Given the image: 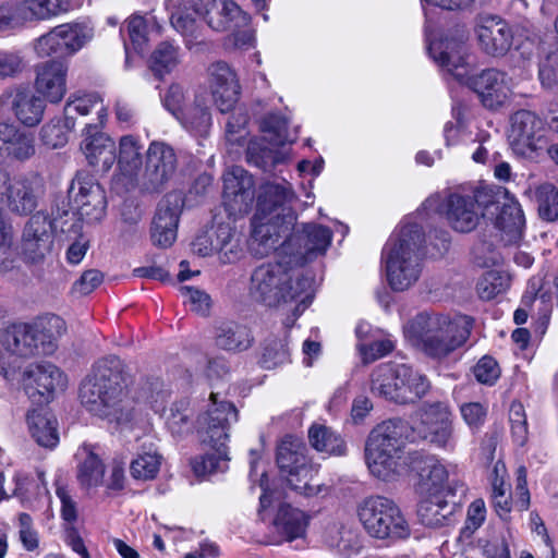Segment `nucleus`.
I'll return each mask as SVG.
<instances>
[{"instance_id":"obj_1","label":"nucleus","mask_w":558,"mask_h":558,"mask_svg":"<svg viewBox=\"0 0 558 558\" xmlns=\"http://www.w3.org/2000/svg\"><path fill=\"white\" fill-rule=\"evenodd\" d=\"M130 374L124 362L108 355L93 366L78 389L81 404L93 415L117 426L133 418L134 405L129 396Z\"/></svg>"},{"instance_id":"obj_2","label":"nucleus","mask_w":558,"mask_h":558,"mask_svg":"<svg viewBox=\"0 0 558 558\" xmlns=\"http://www.w3.org/2000/svg\"><path fill=\"white\" fill-rule=\"evenodd\" d=\"M61 317L52 315L34 325L19 324L7 328L0 337L4 349L0 352V375L8 381L14 380L21 368V357L50 353L56 340L64 332Z\"/></svg>"},{"instance_id":"obj_3","label":"nucleus","mask_w":558,"mask_h":558,"mask_svg":"<svg viewBox=\"0 0 558 558\" xmlns=\"http://www.w3.org/2000/svg\"><path fill=\"white\" fill-rule=\"evenodd\" d=\"M313 278L284 266L282 263H267L258 266L251 275L250 295L268 307L298 301L296 315H301L313 301Z\"/></svg>"},{"instance_id":"obj_4","label":"nucleus","mask_w":558,"mask_h":558,"mask_svg":"<svg viewBox=\"0 0 558 558\" xmlns=\"http://www.w3.org/2000/svg\"><path fill=\"white\" fill-rule=\"evenodd\" d=\"M296 196L290 183L265 182L259 187L254 215L253 239L264 252L278 250L279 240L289 234L296 221L292 204Z\"/></svg>"},{"instance_id":"obj_5","label":"nucleus","mask_w":558,"mask_h":558,"mask_svg":"<svg viewBox=\"0 0 558 558\" xmlns=\"http://www.w3.org/2000/svg\"><path fill=\"white\" fill-rule=\"evenodd\" d=\"M471 320H451L438 313L417 314L404 327L411 343L430 359L441 360L461 347L470 337Z\"/></svg>"},{"instance_id":"obj_6","label":"nucleus","mask_w":558,"mask_h":558,"mask_svg":"<svg viewBox=\"0 0 558 558\" xmlns=\"http://www.w3.org/2000/svg\"><path fill=\"white\" fill-rule=\"evenodd\" d=\"M424 233L417 223L404 225L395 240L383 250L389 286L404 291L414 284L422 272Z\"/></svg>"},{"instance_id":"obj_7","label":"nucleus","mask_w":558,"mask_h":558,"mask_svg":"<svg viewBox=\"0 0 558 558\" xmlns=\"http://www.w3.org/2000/svg\"><path fill=\"white\" fill-rule=\"evenodd\" d=\"M401 429L396 422L386 421L374 427L366 439L365 460L369 472L379 480H395L409 465Z\"/></svg>"},{"instance_id":"obj_8","label":"nucleus","mask_w":558,"mask_h":558,"mask_svg":"<svg viewBox=\"0 0 558 558\" xmlns=\"http://www.w3.org/2000/svg\"><path fill=\"white\" fill-rule=\"evenodd\" d=\"M367 534L377 539L398 541L410 535V526L398 505L384 496H369L357 508Z\"/></svg>"},{"instance_id":"obj_9","label":"nucleus","mask_w":558,"mask_h":558,"mask_svg":"<svg viewBox=\"0 0 558 558\" xmlns=\"http://www.w3.org/2000/svg\"><path fill=\"white\" fill-rule=\"evenodd\" d=\"M305 444L293 436H286L277 447V465L286 475L289 486L304 496L317 495L319 484L313 483L316 468L306 457Z\"/></svg>"},{"instance_id":"obj_10","label":"nucleus","mask_w":558,"mask_h":558,"mask_svg":"<svg viewBox=\"0 0 558 558\" xmlns=\"http://www.w3.org/2000/svg\"><path fill=\"white\" fill-rule=\"evenodd\" d=\"M210 102L206 90L196 93L192 99H186L180 85H171L163 98L165 107L180 124L199 136H206L211 126Z\"/></svg>"},{"instance_id":"obj_11","label":"nucleus","mask_w":558,"mask_h":558,"mask_svg":"<svg viewBox=\"0 0 558 558\" xmlns=\"http://www.w3.org/2000/svg\"><path fill=\"white\" fill-rule=\"evenodd\" d=\"M207 410L196 418V432L202 444L221 448L229 439V428L238 421V410L229 401H218L217 393H210Z\"/></svg>"},{"instance_id":"obj_12","label":"nucleus","mask_w":558,"mask_h":558,"mask_svg":"<svg viewBox=\"0 0 558 558\" xmlns=\"http://www.w3.org/2000/svg\"><path fill=\"white\" fill-rule=\"evenodd\" d=\"M408 466L418 476L415 488L417 495L434 493L454 495L458 490L464 493L463 483L458 480L449 481V470L436 456L420 451L411 452Z\"/></svg>"},{"instance_id":"obj_13","label":"nucleus","mask_w":558,"mask_h":558,"mask_svg":"<svg viewBox=\"0 0 558 558\" xmlns=\"http://www.w3.org/2000/svg\"><path fill=\"white\" fill-rule=\"evenodd\" d=\"M331 236V231L320 225L304 223L301 229L294 225L293 230L279 240L278 248L291 255V262L298 264L325 253L330 245Z\"/></svg>"},{"instance_id":"obj_14","label":"nucleus","mask_w":558,"mask_h":558,"mask_svg":"<svg viewBox=\"0 0 558 558\" xmlns=\"http://www.w3.org/2000/svg\"><path fill=\"white\" fill-rule=\"evenodd\" d=\"M465 29H457L454 35L429 43L427 50L433 60L457 81H464L469 73V53Z\"/></svg>"},{"instance_id":"obj_15","label":"nucleus","mask_w":558,"mask_h":558,"mask_svg":"<svg viewBox=\"0 0 558 558\" xmlns=\"http://www.w3.org/2000/svg\"><path fill=\"white\" fill-rule=\"evenodd\" d=\"M413 433L437 447H452L453 426L449 405L439 401L424 403L420 409V423Z\"/></svg>"},{"instance_id":"obj_16","label":"nucleus","mask_w":558,"mask_h":558,"mask_svg":"<svg viewBox=\"0 0 558 558\" xmlns=\"http://www.w3.org/2000/svg\"><path fill=\"white\" fill-rule=\"evenodd\" d=\"M192 250L202 257L218 254L222 264L234 263L242 254L240 240L227 223L218 225L211 232L198 234L192 242Z\"/></svg>"},{"instance_id":"obj_17","label":"nucleus","mask_w":558,"mask_h":558,"mask_svg":"<svg viewBox=\"0 0 558 558\" xmlns=\"http://www.w3.org/2000/svg\"><path fill=\"white\" fill-rule=\"evenodd\" d=\"M174 149L163 142H153L146 156L143 186L148 192L161 191L177 170Z\"/></svg>"},{"instance_id":"obj_18","label":"nucleus","mask_w":558,"mask_h":558,"mask_svg":"<svg viewBox=\"0 0 558 558\" xmlns=\"http://www.w3.org/2000/svg\"><path fill=\"white\" fill-rule=\"evenodd\" d=\"M183 205L184 201L179 192L168 193L159 202L150 229L154 245L166 248L173 244Z\"/></svg>"},{"instance_id":"obj_19","label":"nucleus","mask_w":558,"mask_h":558,"mask_svg":"<svg viewBox=\"0 0 558 558\" xmlns=\"http://www.w3.org/2000/svg\"><path fill=\"white\" fill-rule=\"evenodd\" d=\"M26 393L39 397L38 402H49L57 390H64L66 377L51 363L31 364L23 373Z\"/></svg>"},{"instance_id":"obj_20","label":"nucleus","mask_w":558,"mask_h":558,"mask_svg":"<svg viewBox=\"0 0 558 558\" xmlns=\"http://www.w3.org/2000/svg\"><path fill=\"white\" fill-rule=\"evenodd\" d=\"M254 199L253 177L241 167H233L223 175L222 201L229 215L246 214Z\"/></svg>"},{"instance_id":"obj_21","label":"nucleus","mask_w":558,"mask_h":558,"mask_svg":"<svg viewBox=\"0 0 558 558\" xmlns=\"http://www.w3.org/2000/svg\"><path fill=\"white\" fill-rule=\"evenodd\" d=\"M80 216L87 221L100 220L106 210L107 202L100 184L86 177L76 175L69 190Z\"/></svg>"},{"instance_id":"obj_22","label":"nucleus","mask_w":558,"mask_h":558,"mask_svg":"<svg viewBox=\"0 0 558 558\" xmlns=\"http://www.w3.org/2000/svg\"><path fill=\"white\" fill-rule=\"evenodd\" d=\"M459 82L474 90L488 109L502 106L508 97L507 75L497 69H486L475 75L468 73L464 81Z\"/></svg>"},{"instance_id":"obj_23","label":"nucleus","mask_w":558,"mask_h":558,"mask_svg":"<svg viewBox=\"0 0 558 558\" xmlns=\"http://www.w3.org/2000/svg\"><path fill=\"white\" fill-rule=\"evenodd\" d=\"M100 126L92 123L85 125L81 149L89 166L96 171L107 172L117 160L116 144L100 131Z\"/></svg>"},{"instance_id":"obj_24","label":"nucleus","mask_w":558,"mask_h":558,"mask_svg":"<svg viewBox=\"0 0 558 558\" xmlns=\"http://www.w3.org/2000/svg\"><path fill=\"white\" fill-rule=\"evenodd\" d=\"M211 98L220 112L232 110L238 101L240 86L234 72L223 61L213 63L209 69Z\"/></svg>"},{"instance_id":"obj_25","label":"nucleus","mask_w":558,"mask_h":558,"mask_svg":"<svg viewBox=\"0 0 558 558\" xmlns=\"http://www.w3.org/2000/svg\"><path fill=\"white\" fill-rule=\"evenodd\" d=\"M35 88L50 102H59L66 93L68 64L58 59L35 66Z\"/></svg>"},{"instance_id":"obj_26","label":"nucleus","mask_w":558,"mask_h":558,"mask_svg":"<svg viewBox=\"0 0 558 558\" xmlns=\"http://www.w3.org/2000/svg\"><path fill=\"white\" fill-rule=\"evenodd\" d=\"M474 199L469 194L451 193L445 202V214L448 223L458 232L474 230L485 214L474 207Z\"/></svg>"},{"instance_id":"obj_27","label":"nucleus","mask_w":558,"mask_h":558,"mask_svg":"<svg viewBox=\"0 0 558 558\" xmlns=\"http://www.w3.org/2000/svg\"><path fill=\"white\" fill-rule=\"evenodd\" d=\"M481 48L492 57H504L512 45L513 34L501 19L488 17L477 28Z\"/></svg>"},{"instance_id":"obj_28","label":"nucleus","mask_w":558,"mask_h":558,"mask_svg":"<svg viewBox=\"0 0 558 558\" xmlns=\"http://www.w3.org/2000/svg\"><path fill=\"white\" fill-rule=\"evenodd\" d=\"M543 121L532 111L519 110L511 117L509 137L523 154L525 149L534 151L542 137Z\"/></svg>"},{"instance_id":"obj_29","label":"nucleus","mask_w":558,"mask_h":558,"mask_svg":"<svg viewBox=\"0 0 558 558\" xmlns=\"http://www.w3.org/2000/svg\"><path fill=\"white\" fill-rule=\"evenodd\" d=\"M208 26L217 32L241 28L250 23V15L233 0H213L206 10Z\"/></svg>"},{"instance_id":"obj_30","label":"nucleus","mask_w":558,"mask_h":558,"mask_svg":"<svg viewBox=\"0 0 558 558\" xmlns=\"http://www.w3.org/2000/svg\"><path fill=\"white\" fill-rule=\"evenodd\" d=\"M214 341L218 349L236 353L248 350L254 343V337L245 325L221 320L214 328Z\"/></svg>"},{"instance_id":"obj_31","label":"nucleus","mask_w":558,"mask_h":558,"mask_svg":"<svg viewBox=\"0 0 558 558\" xmlns=\"http://www.w3.org/2000/svg\"><path fill=\"white\" fill-rule=\"evenodd\" d=\"M502 198L504 202L499 205V213L496 217V227L501 232V241L506 245H511L522 239L525 220L521 206L517 201L506 195Z\"/></svg>"},{"instance_id":"obj_32","label":"nucleus","mask_w":558,"mask_h":558,"mask_svg":"<svg viewBox=\"0 0 558 558\" xmlns=\"http://www.w3.org/2000/svg\"><path fill=\"white\" fill-rule=\"evenodd\" d=\"M402 364L385 363L378 365L372 373L371 391L385 400L400 404Z\"/></svg>"},{"instance_id":"obj_33","label":"nucleus","mask_w":558,"mask_h":558,"mask_svg":"<svg viewBox=\"0 0 558 558\" xmlns=\"http://www.w3.org/2000/svg\"><path fill=\"white\" fill-rule=\"evenodd\" d=\"M447 495V493L418 495L417 517L422 524L429 527L445 525L456 509V502L448 501Z\"/></svg>"},{"instance_id":"obj_34","label":"nucleus","mask_w":558,"mask_h":558,"mask_svg":"<svg viewBox=\"0 0 558 558\" xmlns=\"http://www.w3.org/2000/svg\"><path fill=\"white\" fill-rule=\"evenodd\" d=\"M12 97V109L17 120L26 126L37 125L44 116L45 101L38 96L24 89L8 94Z\"/></svg>"},{"instance_id":"obj_35","label":"nucleus","mask_w":558,"mask_h":558,"mask_svg":"<svg viewBox=\"0 0 558 558\" xmlns=\"http://www.w3.org/2000/svg\"><path fill=\"white\" fill-rule=\"evenodd\" d=\"M29 432L35 441L45 448H53L59 442L56 417L46 410H33L27 415Z\"/></svg>"},{"instance_id":"obj_36","label":"nucleus","mask_w":558,"mask_h":558,"mask_svg":"<svg viewBox=\"0 0 558 558\" xmlns=\"http://www.w3.org/2000/svg\"><path fill=\"white\" fill-rule=\"evenodd\" d=\"M24 25L27 22L46 21L71 8V0H19Z\"/></svg>"},{"instance_id":"obj_37","label":"nucleus","mask_w":558,"mask_h":558,"mask_svg":"<svg viewBox=\"0 0 558 558\" xmlns=\"http://www.w3.org/2000/svg\"><path fill=\"white\" fill-rule=\"evenodd\" d=\"M8 207L20 215H28L37 207L34 182L28 179H13L5 196Z\"/></svg>"},{"instance_id":"obj_38","label":"nucleus","mask_w":558,"mask_h":558,"mask_svg":"<svg viewBox=\"0 0 558 558\" xmlns=\"http://www.w3.org/2000/svg\"><path fill=\"white\" fill-rule=\"evenodd\" d=\"M97 109L98 120L97 124L102 125L106 118L105 109L100 98L96 94H84L81 96H71L64 107L65 128L73 130L75 126V117L87 116L92 110Z\"/></svg>"},{"instance_id":"obj_39","label":"nucleus","mask_w":558,"mask_h":558,"mask_svg":"<svg viewBox=\"0 0 558 558\" xmlns=\"http://www.w3.org/2000/svg\"><path fill=\"white\" fill-rule=\"evenodd\" d=\"M268 140H252L246 148V161L264 172H271L272 169L286 160L282 151L274 149Z\"/></svg>"},{"instance_id":"obj_40","label":"nucleus","mask_w":558,"mask_h":558,"mask_svg":"<svg viewBox=\"0 0 558 558\" xmlns=\"http://www.w3.org/2000/svg\"><path fill=\"white\" fill-rule=\"evenodd\" d=\"M275 524L286 535V539L292 542L305 535L308 517L302 510L283 504L278 510Z\"/></svg>"},{"instance_id":"obj_41","label":"nucleus","mask_w":558,"mask_h":558,"mask_svg":"<svg viewBox=\"0 0 558 558\" xmlns=\"http://www.w3.org/2000/svg\"><path fill=\"white\" fill-rule=\"evenodd\" d=\"M401 393L400 404L415 403L422 399L429 390L430 384L427 377L414 371L411 366L402 364L401 366Z\"/></svg>"},{"instance_id":"obj_42","label":"nucleus","mask_w":558,"mask_h":558,"mask_svg":"<svg viewBox=\"0 0 558 558\" xmlns=\"http://www.w3.org/2000/svg\"><path fill=\"white\" fill-rule=\"evenodd\" d=\"M310 442L317 451L343 456L347 447L341 436L324 425H314L308 430Z\"/></svg>"},{"instance_id":"obj_43","label":"nucleus","mask_w":558,"mask_h":558,"mask_svg":"<svg viewBox=\"0 0 558 558\" xmlns=\"http://www.w3.org/2000/svg\"><path fill=\"white\" fill-rule=\"evenodd\" d=\"M65 54L72 56L82 49L94 36V29L86 23L58 25Z\"/></svg>"},{"instance_id":"obj_44","label":"nucleus","mask_w":558,"mask_h":558,"mask_svg":"<svg viewBox=\"0 0 558 558\" xmlns=\"http://www.w3.org/2000/svg\"><path fill=\"white\" fill-rule=\"evenodd\" d=\"M142 146L132 135L122 136L117 156L120 170L126 175H133L142 166Z\"/></svg>"},{"instance_id":"obj_45","label":"nucleus","mask_w":558,"mask_h":558,"mask_svg":"<svg viewBox=\"0 0 558 558\" xmlns=\"http://www.w3.org/2000/svg\"><path fill=\"white\" fill-rule=\"evenodd\" d=\"M161 456L157 449L149 447L148 450H145L143 446V450L138 452L137 458L131 462V475L135 480H154L159 472Z\"/></svg>"},{"instance_id":"obj_46","label":"nucleus","mask_w":558,"mask_h":558,"mask_svg":"<svg viewBox=\"0 0 558 558\" xmlns=\"http://www.w3.org/2000/svg\"><path fill=\"white\" fill-rule=\"evenodd\" d=\"M215 451L192 459L191 465L196 476L223 472L228 468L227 446L213 448Z\"/></svg>"},{"instance_id":"obj_47","label":"nucleus","mask_w":558,"mask_h":558,"mask_svg":"<svg viewBox=\"0 0 558 558\" xmlns=\"http://www.w3.org/2000/svg\"><path fill=\"white\" fill-rule=\"evenodd\" d=\"M290 361V352L286 339L269 337L265 340L259 360L262 367L272 369Z\"/></svg>"},{"instance_id":"obj_48","label":"nucleus","mask_w":558,"mask_h":558,"mask_svg":"<svg viewBox=\"0 0 558 558\" xmlns=\"http://www.w3.org/2000/svg\"><path fill=\"white\" fill-rule=\"evenodd\" d=\"M54 220L44 213L37 211L25 223L22 238L36 241H53Z\"/></svg>"},{"instance_id":"obj_49","label":"nucleus","mask_w":558,"mask_h":558,"mask_svg":"<svg viewBox=\"0 0 558 558\" xmlns=\"http://www.w3.org/2000/svg\"><path fill=\"white\" fill-rule=\"evenodd\" d=\"M510 286V278L499 271H487L477 282L476 289L482 300L489 301L505 292Z\"/></svg>"},{"instance_id":"obj_50","label":"nucleus","mask_w":558,"mask_h":558,"mask_svg":"<svg viewBox=\"0 0 558 558\" xmlns=\"http://www.w3.org/2000/svg\"><path fill=\"white\" fill-rule=\"evenodd\" d=\"M262 131L268 134L269 144L272 147L283 146L286 143L292 142L288 134V121L280 114L270 113L262 120Z\"/></svg>"},{"instance_id":"obj_51","label":"nucleus","mask_w":558,"mask_h":558,"mask_svg":"<svg viewBox=\"0 0 558 558\" xmlns=\"http://www.w3.org/2000/svg\"><path fill=\"white\" fill-rule=\"evenodd\" d=\"M105 468L100 459L88 451L86 459L80 465L77 478L83 487L92 488L102 483Z\"/></svg>"},{"instance_id":"obj_52","label":"nucleus","mask_w":558,"mask_h":558,"mask_svg":"<svg viewBox=\"0 0 558 558\" xmlns=\"http://www.w3.org/2000/svg\"><path fill=\"white\" fill-rule=\"evenodd\" d=\"M538 215L546 221L558 218V190L551 184L541 185L536 191Z\"/></svg>"},{"instance_id":"obj_53","label":"nucleus","mask_w":558,"mask_h":558,"mask_svg":"<svg viewBox=\"0 0 558 558\" xmlns=\"http://www.w3.org/2000/svg\"><path fill=\"white\" fill-rule=\"evenodd\" d=\"M191 415L190 402L187 400H180L174 402L170 408V413L167 416V426L173 435L181 436L191 429Z\"/></svg>"},{"instance_id":"obj_54","label":"nucleus","mask_w":558,"mask_h":558,"mask_svg":"<svg viewBox=\"0 0 558 558\" xmlns=\"http://www.w3.org/2000/svg\"><path fill=\"white\" fill-rule=\"evenodd\" d=\"M14 136H11L5 157L24 161L35 154V138L32 134L22 132L13 125Z\"/></svg>"},{"instance_id":"obj_55","label":"nucleus","mask_w":558,"mask_h":558,"mask_svg":"<svg viewBox=\"0 0 558 558\" xmlns=\"http://www.w3.org/2000/svg\"><path fill=\"white\" fill-rule=\"evenodd\" d=\"M177 64V48L168 41L159 44L151 54V70L155 74L161 77L165 73L170 72Z\"/></svg>"},{"instance_id":"obj_56","label":"nucleus","mask_w":558,"mask_h":558,"mask_svg":"<svg viewBox=\"0 0 558 558\" xmlns=\"http://www.w3.org/2000/svg\"><path fill=\"white\" fill-rule=\"evenodd\" d=\"M53 241H36L34 239L22 238L21 255L23 260L29 265H41L50 254Z\"/></svg>"},{"instance_id":"obj_57","label":"nucleus","mask_w":558,"mask_h":558,"mask_svg":"<svg viewBox=\"0 0 558 558\" xmlns=\"http://www.w3.org/2000/svg\"><path fill=\"white\" fill-rule=\"evenodd\" d=\"M35 51L41 58L50 56H56L58 58L69 57L65 54V49L62 45L58 26L36 40Z\"/></svg>"},{"instance_id":"obj_58","label":"nucleus","mask_w":558,"mask_h":558,"mask_svg":"<svg viewBox=\"0 0 558 558\" xmlns=\"http://www.w3.org/2000/svg\"><path fill=\"white\" fill-rule=\"evenodd\" d=\"M71 130L65 128V118L62 121H51L40 130V137L44 144L50 148H58L68 143V133Z\"/></svg>"},{"instance_id":"obj_59","label":"nucleus","mask_w":558,"mask_h":558,"mask_svg":"<svg viewBox=\"0 0 558 558\" xmlns=\"http://www.w3.org/2000/svg\"><path fill=\"white\" fill-rule=\"evenodd\" d=\"M24 26L19 0L0 2V32Z\"/></svg>"},{"instance_id":"obj_60","label":"nucleus","mask_w":558,"mask_h":558,"mask_svg":"<svg viewBox=\"0 0 558 558\" xmlns=\"http://www.w3.org/2000/svg\"><path fill=\"white\" fill-rule=\"evenodd\" d=\"M129 39L135 51L142 52L147 43V22L143 16L130 17L125 25Z\"/></svg>"},{"instance_id":"obj_61","label":"nucleus","mask_w":558,"mask_h":558,"mask_svg":"<svg viewBox=\"0 0 558 558\" xmlns=\"http://www.w3.org/2000/svg\"><path fill=\"white\" fill-rule=\"evenodd\" d=\"M504 195L505 194L501 195V192H495L489 187H477L472 194H469V197L474 199L475 209L478 211H481V209H485L494 215L495 213L492 208H495L496 210L499 209V205L502 203L500 202V197Z\"/></svg>"},{"instance_id":"obj_62","label":"nucleus","mask_w":558,"mask_h":558,"mask_svg":"<svg viewBox=\"0 0 558 558\" xmlns=\"http://www.w3.org/2000/svg\"><path fill=\"white\" fill-rule=\"evenodd\" d=\"M24 68V58L17 52L0 51V78L15 77Z\"/></svg>"},{"instance_id":"obj_63","label":"nucleus","mask_w":558,"mask_h":558,"mask_svg":"<svg viewBox=\"0 0 558 558\" xmlns=\"http://www.w3.org/2000/svg\"><path fill=\"white\" fill-rule=\"evenodd\" d=\"M474 376L482 384L492 385L499 377V368L490 356L482 357L474 366Z\"/></svg>"},{"instance_id":"obj_64","label":"nucleus","mask_w":558,"mask_h":558,"mask_svg":"<svg viewBox=\"0 0 558 558\" xmlns=\"http://www.w3.org/2000/svg\"><path fill=\"white\" fill-rule=\"evenodd\" d=\"M102 274L97 269H89L82 274L73 284L72 291L80 295H87L93 292L101 282Z\"/></svg>"}]
</instances>
